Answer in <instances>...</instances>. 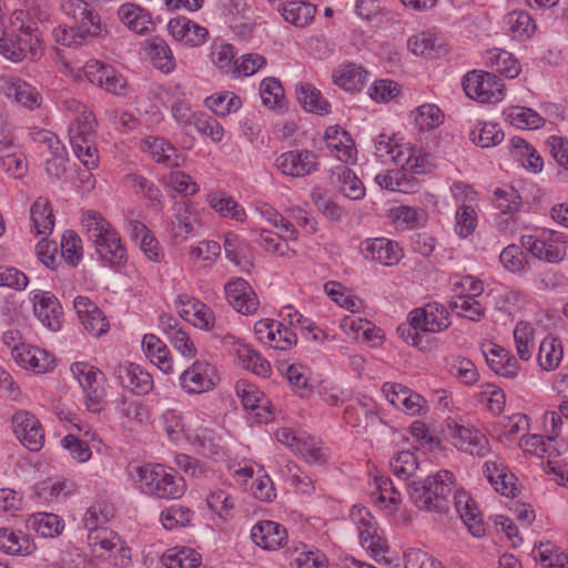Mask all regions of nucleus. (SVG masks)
Segmentation results:
<instances>
[{"label":"nucleus","instance_id":"f257e3e1","mask_svg":"<svg viewBox=\"0 0 568 568\" xmlns=\"http://www.w3.org/2000/svg\"><path fill=\"white\" fill-rule=\"evenodd\" d=\"M454 493V505L469 532L480 538L486 529L481 514L475 500L463 488H457L455 475L447 469H440L428 475L423 480H413L408 484V495L412 503L419 509L430 513L444 514L448 509V497Z\"/></svg>","mask_w":568,"mask_h":568},{"label":"nucleus","instance_id":"f03ea898","mask_svg":"<svg viewBox=\"0 0 568 568\" xmlns=\"http://www.w3.org/2000/svg\"><path fill=\"white\" fill-rule=\"evenodd\" d=\"M67 123V133L74 155L87 168L93 170L99 164L94 134L98 121L93 111L80 100L63 99L59 104Z\"/></svg>","mask_w":568,"mask_h":568},{"label":"nucleus","instance_id":"7ed1b4c3","mask_svg":"<svg viewBox=\"0 0 568 568\" xmlns=\"http://www.w3.org/2000/svg\"><path fill=\"white\" fill-rule=\"evenodd\" d=\"M407 322L408 326H399L397 332L408 345L420 351L428 349L422 333H442L452 324L448 310L438 302H430L414 308L408 313Z\"/></svg>","mask_w":568,"mask_h":568},{"label":"nucleus","instance_id":"20e7f679","mask_svg":"<svg viewBox=\"0 0 568 568\" xmlns=\"http://www.w3.org/2000/svg\"><path fill=\"white\" fill-rule=\"evenodd\" d=\"M88 239L95 245L97 252L111 266H122L128 261L126 248L119 233L98 212L89 211L81 220Z\"/></svg>","mask_w":568,"mask_h":568},{"label":"nucleus","instance_id":"39448f33","mask_svg":"<svg viewBox=\"0 0 568 568\" xmlns=\"http://www.w3.org/2000/svg\"><path fill=\"white\" fill-rule=\"evenodd\" d=\"M134 485L141 494L161 499H179L186 491L183 477L160 464L135 468Z\"/></svg>","mask_w":568,"mask_h":568},{"label":"nucleus","instance_id":"423d86ee","mask_svg":"<svg viewBox=\"0 0 568 568\" xmlns=\"http://www.w3.org/2000/svg\"><path fill=\"white\" fill-rule=\"evenodd\" d=\"M70 371L82 389L87 409L92 413L100 412L106 396L108 383L104 373L84 361L73 363Z\"/></svg>","mask_w":568,"mask_h":568},{"label":"nucleus","instance_id":"0eeeda50","mask_svg":"<svg viewBox=\"0 0 568 568\" xmlns=\"http://www.w3.org/2000/svg\"><path fill=\"white\" fill-rule=\"evenodd\" d=\"M567 236L549 229L535 230L532 233L520 236L521 246L534 257L556 264L566 256Z\"/></svg>","mask_w":568,"mask_h":568},{"label":"nucleus","instance_id":"6e6552de","mask_svg":"<svg viewBox=\"0 0 568 568\" xmlns=\"http://www.w3.org/2000/svg\"><path fill=\"white\" fill-rule=\"evenodd\" d=\"M443 434L454 447L469 455L481 457L490 450L489 440L480 429L464 425L456 418L445 419Z\"/></svg>","mask_w":568,"mask_h":568},{"label":"nucleus","instance_id":"1a4fd4ad","mask_svg":"<svg viewBox=\"0 0 568 568\" xmlns=\"http://www.w3.org/2000/svg\"><path fill=\"white\" fill-rule=\"evenodd\" d=\"M375 155L381 163L385 165L394 164L405 171L419 174L423 172L418 165V159L414 150L408 145L402 144L390 134L381 133L374 140Z\"/></svg>","mask_w":568,"mask_h":568},{"label":"nucleus","instance_id":"9d476101","mask_svg":"<svg viewBox=\"0 0 568 568\" xmlns=\"http://www.w3.org/2000/svg\"><path fill=\"white\" fill-rule=\"evenodd\" d=\"M463 89L467 97L480 103H497L505 97V84L494 73L473 70L465 74Z\"/></svg>","mask_w":568,"mask_h":568},{"label":"nucleus","instance_id":"9b49d317","mask_svg":"<svg viewBox=\"0 0 568 568\" xmlns=\"http://www.w3.org/2000/svg\"><path fill=\"white\" fill-rule=\"evenodd\" d=\"M88 544L97 557H104L114 566L125 567L131 561V549L106 527L88 532Z\"/></svg>","mask_w":568,"mask_h":568},{"label":"nucleus","instance_id":"f8f14e48","mask_svg":"<svg viewBox=\"0 0 568 568\" xmlns=\"http://www.w3.org/2000/svg\"><path fill=\"white\" fill-rule=\"evenodd\" d=\"M349 519L356 527L359 542L374 558L384 557L387 551L386 541L378 535L377 523L371 511L361 505H354Z\"/></svg>","mask_w":568,"mask_h":568},{"label":"nucleus","instance_id":"ddd939ff","mask_svg":"<svg viewBox=\"0 0 568 568\" xmlns=\"http://www.w3.org/2000/svg\"><path fill=\"white\" fill-rule=\"evenodd\" d=\"M174 307L183 321L197 329L211 332L215 326V314L212 308L193 295L178 294Z\"/></svg>","mask_w":568,"mask_h":568},{"label":"nucleus","instance_id":"4468645a","mask_svg":"<svg viewBox=\"0 0 568 568\" xmlns=\"http://www.w3.org/2000/svg\"><path fill=\"white\" fill-rule=\"evenodd\" d=\"M83 73L91 84L108 93L118 97L126 94L128 83L125 78L110 64L92 59L83 65Z\"/></svg>","mask_w":568,"mask_h":568},{"label":"nucleus","instance_id":"2eb2a0df","mask_svg":"<svg viewBox=\"0 0 568 568\" xmlns=\"http://www.w3.org/2000/svg\"><path fill=\"white\" fill-rule=\"evenodd\" d=\"M0 92L11 103L33 111L43 102L40 91L26 80L13 75H0Z\"/></svg>","mask_w":568,"mask_h":568},{"label":"nucleus","instance_id":"dca6fc26","mask_svg":"<svg viewBox=\"0 0 568 568\" xmlns=\"http://www.w3.org/2000/svg\"><path fill=\"white\" fill-rule=\"evenodd\" d=\"M258 342L274 349L288 351L297 343V335L280 321L262 318L254 324Z\"/></svg>","mask_w":568,"mask_h":568},{"label":"nucleus","instance_id":"f3484780","mask_svg":"<svg viewBox=\"0 0 568 568\" xmlns=\"http://www.w3.org/2000/svg\"><path fill=\"white\" fill-rule=\"evenodd\" d=\"M275 168L284 175L303 178L318 170L317 156L308 150L295 149L281 153L275 159Z\"/></svg>","mask_w":568,"mask_h":568},{"label":"nucleus","instance_id":"a211bd4d","mask_svg":"<svg viewBox=\"0 0 568 568\" xmlns=\"http://www.w3.org/2000/svg\"><path fill=\"white\" fill-rule=\"evenodd\" d=\"M216 372L209 362L194 361L180 375V386L187 394H201L211 390L216 384Z\"/></svg>","mask_w":568,"mask_h":568},{"label":"nucleus","instance_id":"6ab92c4d","mask_svg":"<svg viewBox=\"0 0 568 568\" xmlns=\"http://www.w3.org/2000/svg\"><path fill=\"white\" fill-rule=\"evenodd\" d=\"M195 422H200L197 414L182 412L176 408H166L159 417L161 429L168 439L174 444H180L182 440L187 439Z\"/></svg>","mask_w":568,"mask_h":568},{"label":"nucleus","instance_id":"aec40b11","mask_svg":"<svg viewBox=\"0 0 568 568\" xmlns=\"http://www.w3.org/2000/svg\"><path fill=\"white\" fill-rule=\"evenodd\" d=\"M12 427L19 442L31 452H39L43 447L44 430L39 419L26 410L17 412L12 416Z\"/></svg>","mask_w":568,"mask_h":568},{"label":"nucleus","instance_id":"412c9836","mask_svg":"<svg viewBox=\"0 0 568 568\" xmlns=\"http://www.w3.org/2000/svg\"><path fill=\"white\" fill-rule=\"evenodd\" d=\"M30 294L37 318L50 331H60L63 312L55 295L51 292L40 290L32 291Z\"/></svg>","mask_w":568,"mask_h":568},{"label":"nucleus","instance_id":"4be33fe9","mask_svg":"<svg viewBox=\"0 0 568 568\" xmlns=\"http://www.w3.org/2000/svg\"><path fill=\"white\" fill-rule=\"evenodd\" d=\"M359 248L365 260L384 266H394L403 258L398 243L386 237L366 239L361 242Z\"/></svg>","mask_w":568,"mask_h":568},{"label":"nucleus","instance_id":"5701e85b","mask_svg":"<svg viewBox=\"0 0 568 568\" xmlns=\"http://www.w3.org/2000/svg\"><path fill=\"white\" fill-rule=\"evenodd\" d=\"M158 326L183 357L191 359L196 356L197 349L194 342L174 315L162 313L159 316Z\"/></svg>","mask_w":568,"mask_h":568},{"label":"nucleus","instance_id":"b1692460","mask_svg":"<svg viewBox=\"0 0 568 568\" xmlns=\"http://www.w3.org/2000/svg\"><path fill=\"white\" fill-rule=\"evenodd\" d=\"M224 293L230 305L243 315L254 314L260 306L256 293L242 277L229 281L224 286Z\"/></svg>","mask_w":568,"mask_h":568},{"label":"nucleus","instance_id":"393cba45","mask_svg":"<svg viewBox=\"0 0 568 568\" xmlns=\"http://www.w3.org/2000/svg\"><path fill=\"white\" fill-rule=\"evenodd\" d=\"M73 308L84 329L92 336L99 337L109 331L110 325L105 315L88 296H77Z\"/></svg>","mask_w":568,"mask_h":568},{"label":"nucleus","instance_id":"a878e982","mask_svg":"<svg viewBox=\"0 0 568 568\" xmlns=\"http://www.w3.org/2000/svg\"><path fill=\"white\" fill-rule=\"evenodd\" d=\"M73 480L63 477H50L37 483L33 487L34 498L39 504L53 505L67 500L75 493Z\"/></svg>","mask_w":568,"mask_h":568},{"label":"nucleus","instance_id":"bb28decb","mask_svg":"<svg viewBox=\"0 0 568 568\" xmlns=\"http://www.w3.org/2000/svg\"><path fill=\"white\" fill-rule=\"evenodd\" d=\"M166 28L172 38L185 47H200L209 38L205 27L183 16L170 19Z\"/></svg>","mask_w":568,"mask_h":568},{"label":"nucleus","instance_id":"cd10ccee","mask_svg":"<svg viewBox=\"0 0 568 568\" xmlns=\"http://www.w3.org/2000/svg\"><path fill=\"white\" fill-rule=\"evenodd\" d=\"M55 225L52 203L47 196L37 197L29 209V231L36 237L48 239Z\"/></svg>","mask_w":568,"mask_h":568},{"label":"nucleus","instance_id":"c85d7f7f","mask_svg":"<svg viewBox=\"0 0 568 568\" xmlns=\"http://www.w3.org/2000/svg\"><path fill=\"white\" fill-rule=\"evenodd\" d=\"M113 374L122 387L138 395L148 394L153 388L152 376L138 364L120 363Z\"/></svg>","mask_w":568,"mask_h":568},{"label":"nucleus","instance_id":"c756f323","mask_svg":"<svg viewBox=\"0 0 568 568\" xmlns=\"http://www.w3.org/2000/svg\"><path fill=\"white\" fill-rule=\"evenodd\" d=\"M200 226L201 212L192 202H178L174 204L171 233L175 239L186 240Z\"/></svg>","mask_w":568,"mask_h":568},{"label":"nucleus","instance_id":"7c9ffc66","mask_svg":"<svg viewBox=\"0 0 568 568\" xmlns=\"http://www.w3.org/2000/svg\"><path fill=\"white\" fill-rule=\"evenodd\" d=\"M140 150L156 163L168 168H179L184 161L178 149L161 136H145L140 141Z\"/></svg>","mask_w":568,"mask_h":568},{"label":"nucleus","instance_id":"2f4dec72","mask_svg":"<svg viewBox=\"0 0 568 568\" xmlns=\"http://www.w3.org/2000/svg\"><path fill=\"white\" fill-rule=\"evenodd\" d=\"M38 39L29 33L19 34V32H11L4 36L0 42V54L12 62H20L31 54V58H37L39 52L34 47Z\"/></svg>","mask_w":568,"mask_h":568},{"label":"nucleus","instance_id":"473e14b6","mask_svg":"<svg viewBox=\"0 0 568 568\" xmlns=\"http://www.w3.org/2000/svg\"><path fill=\"white\" fill-rule=\"evenodd\" d=\"M235 392L241 398L243 407L246 410L253 412L256 422L267 423L272 419V412L267 407V400L256 385L246 381H239L235 384Z\"/></svg>","mask_w":568,"mask_h":568},{"label":"nucleus","instance_id":"72a5a7b5","mask_svg":"<svg viewBox=\"0 0 568 568\" xmlns=\"http://www.w3.org/2000/svg\"><path fill=\"white\" fill-rule=\"evenodd\" d=\"M325 143L333 156L346 164H354L357 160L355 143L344 129L338 125L325 130Z\"/></svg>","mask_w":568,"mask_h":568},{"label":"nucleus","instance_id":"f704fd0d","mask_svg":"<svg viewBox=\"0 0 568 568\" xmlns=\"http://www.w3.org/2000/svg\"><path fill=\"white\" fill-rule=\"evenodd\" d=\"M483 471L493 488L503 496L514 497L517 478L501 459L486 460Z\"/></svg>","mask_w":568,"mask_h":568},{"label":"nucleus","instance_id":"c9c22d12","mask_svg":"<svg viewBox=\"0 0 568 568\" xmlns=\"http://www.w3.org/2000/svg\"><path fill=\"white\" fill-rule=\"evenodd\" d=\"M116 16L126 29L139 36L148 34L154 27L151 12L132 2L122 3Z\"/></svg>","mask_w":568,"mask_h":568},{"label":"nucleus","instance_id":"e433bc0d","mask_svg":"<svg viewBox=\"0 0 568 568\" xmlns=\"http://www.w3.org/2000/svg\"><path fill=\"white\" fill-rule=\"evenodd\" d=\"M286 538L284 526L273 520H261L251 528L252 541L265 550L278 549Z\"/></svg>","mask_w":568,"mask_h":568},{"label":"nucleus","instance_id":"4c0bfd02","mask_svg":"<svg viewBox=\"0 0 568 568\" xmlns=\"http://www.w3.org/2000/svg\"><path fill=\"white\" fill-rule=\"evenodd\" d=\"M483 353L488 366L496 374L507 378H514L517 376L519 365L509 351L500 345L489 343L484 346Z\"/></svg>","mask_w":568,"mask_h":568},{"label":"nucleus","instance_id":"58836bf2","mask_svg":"<svg viewBox=\"0 0 568 568\" xmlns=\"http://www.w3.org/2000/svg\"><path fill=\"white\" fill-rule=\"evenodd\" d=\"M14 362L22 368L31 369L34 373L42 374L54 368V356L40 347L26 344L16 353Z\"/></svg>","mask_w":568,"mask_h":568},{"label":"nucleus","instance_id":"ea45409f","mask_svg":"<svg viewBox=\"0 0 568 568\" xmlns=\"http://www.w3.org/2000/svg\"><path fill=\"white\" fill-rule=\"evenodd\" d=\"M145 357L162 373H173V357L165 343L155 334H145L141 343Z\"/></svg>","mask_w":568,"mask_h":568},{"label":"nucleus","instance_id":"a19ab883","mask_svg":"<svg viewBox=\"0 0 568 568\" xmlns=\"http://www.w3.org/2000/svg\"><path fill=\"white\" fill-rule=\"evenodd\" d=\"M128 232L149 261L159 263L163 260L164 254L160 243L145 224L136 220H129Z\"/></svg>","mask_w":568,"mask_h":568},{"label":"nucleus","instance_id":"79ce46f5","mask_svg":"<svg viewBox=\"0 0 568 568\" xmlns=\"http://www.w3.org/2000/svg\"><path fill=\"white\" fill-rule=\"evenodd\" d=\"M207 205L223 219L243 222L246 220L245 209L223 190H216L205 195Z\"/></svg>","mask_w":568,"mask_h":568},{"label":"nucleus","instance_id":"37998d69","mask_svg":"<svg viewBox=\"0 0 568 568\" xmlns=\"http://www.w3.org/2000/svg\"><path fill=\"white\" fill-rule=\"evenodd\" d=\"M186 442L201 455L215 457L222 450L221 437L209 427L194 423Z\"/></svg>","mask_w":568,"mask_h":568},{"label":"nucleus","instance_id":"c03bdc74","mask_svg":"<svg viewBox=\"0 0 568 568\" xmlns=\"http://www.w3.org/2000/svg\"><path fill=\"white\" fill-rule=\"evenodd\" d=\"M486 67L505 75L508 79H515L521 71L520 62L515 55L506 50L493 48L483 54Z\"/></svg>","mask_w":568,"mask_h":568},{"label":"nucleus","instance_id":"a18cd8bd","mask_svg":"<svg viewBox=\"0 0 568 568\" xmlns=\"http://www.w3.org/2000/svg\"><path fill=\"white\" fill-rule=\"evenodd\" d=\"M26 526L41 538H55L62 534L64 520L53 513H36L27 518Z\"/></svg>","mask_w":568,"mask_h":568},{"label":"nucleus","instance_id":"49530a36","mask_svg":"<svg viewBox=\"0 0 568 568\" xmlns=\"http://www.w3.org/2000/svg\"><path fill=\"white\" fill-rule=\"evenodd\" d=\"M407 47L415 55L430 59L447 52L444 41L432 32H422L410 37Z\"/></svg>","mask_w":568,"mask_h":568},{"label":"nucleus","instance_id":"de8ad7c7","mask_svg":"<svg viewBox=\"0 0 568 568\" xmlns=\"http://www.w3.org/2000/svg\"><path fill=\"white\" fill-rule=\"evenodd\" d=\"M295 91L297 100L305 111L318 115H326L331 112L329 102L313 84L301 82L296 85Z\"/></svg>","mask_w":568,"mask_h":568},{"label":"nucleus","instance_id":"09e8293b","mask_svg":"<svg viewBox=\"0 0 568 568\" xmlns=\"http://www.w3.org/2000/svg\"><path fill=\"white\" fill-rule=\"evenodd\" d=\"M251 233L255 242L263 251L277 256L288 255L290 246L287 241L290 240L287 239L286 234L281 235L258 225H253Z\"/></svg>","mask_w":568,"mask_h":568},{"label":"nucleus","instance_id":"8fccbe9b","mask_svg":"<svg viewBox=\"0 0 568 568\" xmlns=\"http://www.w3.org/2000/svg\"><path fill=\"white\" fill-rule=\"evenodd\" d=\"M252 211L261 220L286 234L288 240L296 241L298 239V231L295 230V226L271 204L262 201L255 202L252 205Z\"/></svg>","mask_w":568,"mask_h":568},{"label":"nucleus","instance_id":"3c124183","mask_svg":"<svg viewBox=\"0 0 568 568\" xmlns=\"http://www.w3.org/2000/svg\"><path fill=\"white\" fill-rule=\"evenodd\" d=\"M506 33L517 41H526L536 31V23L526 11L509 12L504 19Z\"/></svg>","mask_w":568,"mask_h":568},{"label":"nucleus","instance_id":"603ef678","mask_svg":"<svg viewBox=\"0 0 568 568\" xmlns=\"http://www.w3.org/2000/svg\"><path fill=\"white\" fill-rule=\"evenodd\" d=\"M334 182L339 192L349 200L358 201L365 196V186L359 178L347 166L338 165L333 171Z\"/></svg>","mask_w":568,"mask_h":568},{"label":"nucleus","instance_id":"864d4df0","mask_svg":"<svg viewBox=\"0 0 568 568\" xmlns=\"http://www.w3.org/2000/svg\"><path fill=\"white\" fill-rule=\"evenodd\" d=\"M366 71L355 63H345L333 71V82L345 91H358L366 81Z\"/></svg>","mask_w":568,"mask_h":568},{"label":"nucleus","instance_id":"5fc2aeb1","mask_svg":"<svg viewBox=\"0 0 568 568\" xmlns=\"http://www.w3.org/2000/svg\"><path fill=\"white\" fill-rule=\"evenodd\" d=\"M221 245L216 241L203 240L189 251L190 262L200 270H210L221 255Z\"/></svg>","mask_w":568,"mask_h":568},{"label":"nucleus","instance_id":"6e6d98bb","mask_svg":"<svg viewBox=\"0 0 568 568\" xmlns=\"http://www.w3.org/2000/svg\"><path fill=\"white\" fill-rule=\"evenodd\" d=\"M223 248L225 257L235 266L247 270L251 265L248 262L250 244L235 233L229 232L224 235Z\"/></svg>","mask_w":568,"mask_h":568},{"label":"nucleus","instance_id":"4d7b16f0","mask_svg":"<svg viewBox=\"0 0 568 568\" xmlns=\"http://www.w3.org/2000/svg\"><path fill=\"white\" fill-rule=\"evenodd\" d=\"M280 12L286 22L302 28L313 21L316 7L305 1H288L281 7Z\"/></svg>","mask_w":568,"mask_h":568},{"label":"nucleus","instance_id":"13d9d810","mask_svg":"<svg viewBox=\"0 0 568 568\" xmlns=\"http://www.w3.org/2000/svg\"><path fill=\"white\" fill-rule=\"evenodd\" d=\"M36 546L30 538L21 531L16 532L9 528H0V550L9 555L26 556L34 550Z\"/></svg>","mask_w":568,"mask_h":568},{"label":"nucleus","instance_id":"bf43d9fd","mask_svg":"<svg viewBox=\"0 0 568 568\" xmlns=\"http://www.w3.org/2000/svg\"><path fill=\"white\" fill-rule=\"evenodd\" d=\"M564 351L560 339L554 336H546L539 346L538 364L547 372L555 371L562 361Z\"/></svg>","mask_w":568,"mask_h":568},{"label":"nucleus","instance_id":"052dcab7","mask_svg":"<svg viewBox=\"0 0 568 568\" xmlns=\"http://www.w3.org/2000/svg\"><path fill=\"white\" fill-rule=\"evenodd\" d=\"M471 142L480 148H493L500 144L505 138L498 123L478 122L469 132Z\"/></svg>","mask_w":568,"mask_h":568},{"label":"nucleus","instance_id":"680f3d73","mask_svg":"<svg viewBox=\"0 0 568 568\" xmlns=\"http://www.w3.org/2000/svg\"><path fill=\"white\" fill-rule=\"evenodd\" d=\"M308 464H324L328 453L317 438L304 433L297 443L294 452Z\"/></svg>","mask_w":568,"mask_h":568},{"label":"nucleus","instance_id":"e2e57ef3","mask_svg":"<svg viewBox=\"0 0 568 568\" xmlns=\"http://www.w3.org/2000/svg\"><path fill=\"white\" fill-rule=\"evenodd\" d=\"M324 291L327 296L341 307L349 311L353 314L361 313L364 308L363 301L351 294L341 283L329 281L325 283Z\"/></svg>","mask_w":568,"mask_h":568},{"label":"nucleus","instance_id":"0e129e2a","mask_svg":"<svg viewBox=\"0 0 568 568\" xmlns=\"http://www.w3.org/2000/svg\"><path fill=\"white\" fill-rule=\"evenodd\" d=\"M149 54L153 65L163 73H171L175 69V59L169 44L161 38L149 41Z\"/></svg>","mask_w":568,"mask_h":568},{"label":"nucleus","instance_id":"69168bd1","mask_svg":"<svg viewBox=\"0 0 568 568\" xmlns=\"http://www.w3.org/2000/svg\"><path fill=\"white\" fill-rule=\"evenodd\" d=\"M205 105L217 116H227L242 108V100L233 92H217L205 99Z\"/></svg>","mask_w":568,"mask_h":568},{"label":"nucleus","instance_id":"338daca9","mask_svg":"<svg viewBox=\"0 0 568 568\" xmlns=\"http://www.w3.org/2000/svg\"><path fill=\"white\" fill-rule=\"evenodd\" d=\"M532 557L544 568H568L567 555L552 542H545L535 547Z\"/></svg>","mask_w":568,"mask_h":568},{"label":"nucleus","instance_id":"774afa93","mask_svg":"<svg viewBox=\"0 0 568 568\" xmlns=\"http://www.w3.org/2000/svg\"><path fill=\"white\" fill-rule=\"evenodd\" d=\"M491 201L504 214L517 212L523 203L519 192L510 184L496 186Z\"/></svg>","mask_w":568,"mask_h":568}]
</instances>
